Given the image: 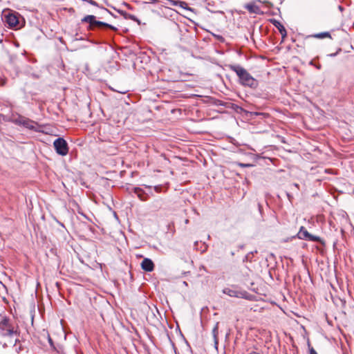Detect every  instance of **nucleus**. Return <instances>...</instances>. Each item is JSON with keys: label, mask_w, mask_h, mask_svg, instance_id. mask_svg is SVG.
<instances>
[{"label": "nucleus", "mask_w": 354, "mask_h": 354, "mask_svg": "<svg viewBox=\"0 0 354 354\" xmlns=\"http://www.w3.org/2000/svg\"><path fill=\"white\" fill-rule=\"evenodd\" d=\"M229 68L231 71L236 73L239 78V82L241 84L252 88L257 87V80L254 79L244 68L239 65H230Z\"/></svg>", "instance_id": "f03ea898"}, {"label": "nucleus", "mask_w": 354, "mask_h": 354, "mask_svg": "<svg viewBox=\"0 0 354 354\" xmlns=\"http://www.w3.org/2000/svg\"><path fill=\"white\" fill-rule=\"evenodd\" d=\"M218 322H217L212 329V334L214 337V344L216 346L218 343Z\"/></svg>", "instance_id": "ddd939ff"}, {"label": "nucleus", "mask_w": 354, "mask_h": 354, "mask_svg": "<svg viewBox=\"0 0 354 354\" xmlns=\"http://www.w3.org/2000/svg\"><path fill=\"white\" fill-rule=\"evenodd\" d=\"M141 268L146 272H151L154 269V263L150 259L145 258L141 263Z\"/></svg>", "instance_id": "1a4fd4ad"}, {"label": "nucleus", "mask_w": 354, "mask_h": 354, "mask_svg": "<svg viewBox=\"0 0 354 354\" xmlns=\"http://www.w3.org/2000/svg\"><path fill=\"white\" fill-rule=\"evenodd\" d=\"M272 24L278 28L279 32L281 34L283 37L286 35V30L283 25L280 24L278 21L274 19L272 21Z\"/></svg>", "instance_id": "f8f14e48"}, {"label": "nucleus", "mask_w": 354, "mask_h": 354, "mask_svg": "<svg viewBox=\"0 0 354 354\" xmlns=\"http://www.w3.org/2000/svg\"><path fill=\"white\" fill-rule=\"evenodd\" d=\"M310 354H317L315 350L313 348H310Z\"/></svg>", "instance_id": "a211bd4d"}, {"label": "nucleus", "mask_w": 354, "mask_h": 354, "mask_svg": "<svg viewBox=\"0 0 354 354\" xmlns=\"http://www.w3.org/2000/svg\"><path fill=\"white\" fill-rule=\"evenodd\" d=\"M168 4L171 6H179L183 9L192 11V9L188 7L187 3L185 1L178 0H168Z\"/></svg>", "instance_id": "9d476101"}, {"label": "nucleus", "mask_w": 354, "mask_h": 354, "mask_svg": "<svg viewBox=\"0 0 354 354\" xmlns=\"http://www.w3.org/2000/svg\"><path fill=\"white\" fill-rule=\"evenodd\" d=\"M242 167H246L247 165H243V164H241V165Z\"/></svg>", "instance_id": "5701e85b"}, {"label": "nucleus", "mask_w": 354, "mask_h": 354, "mask_svg": "<svg viewBox=\"0 0 354 354\" xmlns=\"http://www.w3.org/2000/svg\"><path fill=\"white\" fill-rule=\"evenodd\" d=\"M255 2L263 3L266 4L268 7H272V3L268 1H261V0H255L254 2L247 3L244 6V8L248 10L250 13L254 14H261L260 8L255 4Z\"/></svg>", "instance_id": "423d86ee"}, {"label": "nucleus", "mask_w": 354, "mask_h": 354, "mask_svg": "<svg viewBox=\"0 0 354 354\" xmlns=\"http://www.w3.org/2000/svg\"><path fill=\"white\" fill-rule=\"evenodd\" d=\"M294 186H295V187H297V188H298V187H299V185H298V184H297V183H295V184H294Z\"/></svg>", "instance_id": "412c9836"}, {"label": "nucleus", "mask_w": 354, "mask_h": 354, "mask_svg": "<svg viewBox=\"0 0 354 354\" xmlns=\"http://www.w3.org/2000/svg\"><path fill=\"white\" fill-rule=\"evenodd\" d=\"M138 196L140 197V198L141 199V201H145V199H144V198H142V196H141L140 194H138Z\"/></svg>", "instance_id": "4be33fe9"}, {"label": "nucleus", "mask_w": 354, "mask_h": 354, "mask_svg": "<svg viewBox=\"0 0 354 354\" xmlns=\"http://www.w3.org/2000/svg\"><path fill=\"white\" fill-rule=\"evenodd\" d=\"M297 236L299 239L307 240L310 236V233L304 227L302 226L300 227Z\"/></svg>", "instance_id": "9b49d317"}, {"label": "nucleus", "mask_w": 354, "mask_h": 354, "mask_svg": "<svg viewBox=\"0 0 354 354\" xmlns=\"http://www.w3.org/2000/svg\"><path fill=\"white\" fill-rule=\"evenodd\" d=\"M14 349L17 353H19L21 351H23L24 348L19 339L17 342H15Z\"/></svg>", "instance_id": "2eb2a0df"}, {"label": "nucleus", "mask_w": 354, "mask_h": 354, "mask_svg": "<svg viewBox=\"0 0 354 354\" xmlns=\"http://www.w3.org/2000/svg\"><path fill=\"white\" fill-rule=\"evenodd\" d=\"M95 16L94 15H86L84 18L82 19V22L83 23H88L89 26L88 28V30H93L95 27H106L109 28L113 30H116L117 28L105 22L97 21L95 19Z\"/></svg>", "instance_id": "7ed1b4c3"}, {"label": "nucleus", "mask_w": 354, "mask_h": 354, "mask_svg": "<svg viewBox=\"0 0 354 354\" xmlns=\"http://www.w3.org/2000/svg\"><path fill=\"white\" fill-rule=\"evenodd\" d=\"M20 335V329L13 319L4 317L0 321V344L8 347L13 342H17Z\"/></svg>", "instance_id": "f257e3e1"}, {"label": "nucleus", "mask_w": 354, "mask_h": 354, "mask_svg": "<svg viewBox=\"0 0 354 354\" xmlns=\"http://www.w3.org/2000/svg\"><path fill=\"white\" fill-rule=\"evenodd\" d=\"M53 145L56 152L61 156H66L68 152V147L66 141L62 138H57L54 142Z\"/></svg>", "instance_id": "20e7f679"}, {"label": "nucleus", "mask_w": 354, "mask_h": 354, "mask_svg": "<svg viewBox=\"0 0 354 354\" xmlns=\"http://www.w3.org/2000/svg\"><path fill=\"white\" fill-rule=\"evenodd\" d=\"M15 123L19 125H23L27 129L30 130H34L35 131H40V130L37 128L39 124L33 120H31L28 118H26L24 117H19L17 119L15 120Z\"/></svg>", "instance_id": "39448f33"}, {"label": "nucleus", "mask_w": 354, "mask_h": 354, "mask_svg": "<svg viewBox=\"0 0 354 354\" xmlns=\"http://www.w3.org/2000/svg\"><path fill=\"white\" fill-rule=\"evenodd\" d=\"M183 283H184V285H186V286L187 285L186 281H184Z\"/></svg>", "instance_id": "b1692460"}, {"label": "nucleus", "mask_w": 354, "mask_h": 354, "mask_svg": "<svg viewBox=\"0 0 354 354\" xmlns=\"http://www.w3.org/2000/svg\"><path fill=\"white\" fill-rule=\"evenodd\" d=\"M86 2L89 3L91 5L96 6L97 3L93 0H86Z\"/></svg>", "instance_id": "f3484780"}, {"label": "nucleus", "mask_w": 354, "mask_h": 354, "mask_svg": "<svg viewBox=\"0 0 354 354\" xmlns=\"http://www.w3.org/2000/svg\"><path fill=\"white\" fill-rule=\"evenodd\" d=\"M223 292L230 297L237 298H245L247 292L245 291H241L236 289L225 288L223 290Z\"/></svg>", "instance_id": "6e6552de"}, {"label": "nucleus", "mask_w": 354, "mask_h": 354, "mask_svg": "<svg viewBox=\"0 0 354 354\" xmlns=\"http://www.w3.org/2000/svg\"><path fill=\"white\" fill-rule=\"evenodd\" d=\"M185 224H188V223H189V220H188V219H186V220L185 221Z\"/></svg>", "instance_id": "aec40b11"}, {"label": "nucleus", "mask_w": 354, "mask_h": 354, "mask_svg": "<svg viewBox=\"0 0 354 354\" xmlns=\"http://www.w3.org/2000/svg\"><path fill=\"white\" fill-rule=\"evenodd\" d=\"M311 37L317 39H324V38H331V35L328 32H323L320 33H317L313 35Z\"/></svg>", "instance_id": "4468645a"}, {"label": "nucleus", "mask_w": 354, "mask_h": 354, "mask_svg": "<svg viewBox=\"0 0 354 354\" xmlns=\"http://www.w3.org/2000/svg\"><path fill=\"white\" fill-rule=\"evenodd\" d=\"M307 240L308 241H310L322 243V239L319 236H315V235H313L311 234H310V236H308Z\"/></svg>", "instance_id": "dca6fc26"}, {"label": "nucleus", "mask_w": 354, "mask_h": 354, "mask_svg": "<svg viewBox=\"0 0 354 354\" xmlns=\"http://www.w3.org/2000/svg\"><path fill=\"white\" fill-rule=\"evenodd\" d=\"M3 17L5 23H6L9 27H15L19 24L17 15L10 11H3Z\"/></svg>", "instance_id": "0eeeda50"}, {"label": "nucleus", "mask_w": 354, "mask_h": 354, "mask_svg": "<svg viewBox=\"0 0 354 354\" xmlns=\"http://www.w3.org/2000/svg\"><path fill=\"white\" fill-rule=\"evenodd\" d=\"M3 37L2 34H0V42L3 41V39L1 38Z\"/></svg>", "instance_id": "6ab92c4d"}]
</instances>
